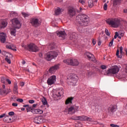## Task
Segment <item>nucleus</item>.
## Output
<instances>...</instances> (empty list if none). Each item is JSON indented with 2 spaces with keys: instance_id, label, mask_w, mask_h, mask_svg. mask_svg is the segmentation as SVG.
I'll return each instance as SVG.
<instances>
[{
  "instance_id": "23",
  "label": "nucleus",
  "mask_w": 127,
  "mask_h": 127,
  "mask_svg": "<svg viewBox=\"0 0 127 127\" xmlns=\"http://www.w3.org/2000/svg\"><path fill=\"white\" fill-rule=\"evenodd\" d=\"M7 25V22L5 21H3L1 22V24H0V28L2 29V28H4V27H6Z\"/></svg>"
},
{
  "instance_id": "13",
  "label": "nucleus",
  "mask_w": 127,
  "mask_h": 127,
  "mask_svg": "<svg viewBox=\"0 0 127 127\" xmlns=\"http://www.w3.org/2000/svg\"><path fill=\"white\" fill-rule=\"evenodd\" d=\"M56 33L57 36H59V37H62L61 39L64 40L65 39L66 36H67L65 31H57Z\"/></svg>"
},
{
  "instance_id": "63",
  "label": "nucleus",
  "mask_w": 127,
  "mask_h": 127,
  "mask_svg": "<svg viewBox=\"0 0 127 127\" xmlns=\"http://www.w3.org/2000/svg\"><path fill=\"white\" fill-rule=\"evenodd\" d=\"M92 43H93V45H95V44H96V41H94V40H92Z\"/></svg>"
},
{
  "instance_id": "37",
  "label": "nucleus",
  "mask_w": 127,
  "mask_h": 127,
  "mask_svg": "<svg viewBox=\"0 0 127 127\" xmlns=\"http://www.w3.org/2000/svg\"><path fill=\"white\" fill-rule=\"evenodd\" d=\"M100 69H102V70H105L107 68V65H101L100 66Z\"/></svg>"
},
{
  "instance_id": "42",
  "label": "nucleus",
  "mask_w": 127,
  "mask_h": 127,
  "mask_svg": "<svg viewBox=\"0 0 127 127\" xmlns=\"http://www.w3.org/2000/svg\"><path fill=\"white\" fill-rule=\"evenodd\" d=\"M4 80H5V78H4L3 77H1V83H3V84H5V82H4Z\"/></svg>"
},
{
  "instance_id": "36",
  "label": "nucleus",
  "mask_w": 127,
  "mask_h": 127,
  "mask_svg": "<svg viewBox=\"0 0 127 127\" xmlns=\"http://www.w3.org/2000/svg\"><path fill=\"white\" fill-rule=\"evenodd\" d=\"M114 38L112 39V40L111 41V42L109 43V47H112V46H113V44H114Z\"/></svg>"
},
{
  "instance_id": "29",
  "label": "nucleus",
  "mask_w": 127,
  "mask_h": 127,
  "mask_svg": "<svg viewBox=\"0 0 127 127\" xmlns=\"http://www.w3.org/2000/svg\"><path fill=\"white\" fill-rule=\"evenodd\" d=\"M60 12H61V9H60V8H58L55 11L56 15H59V14H60Z\"/></svg>"
},
{
  "instance_id": "31",
  "label": "nucleus",
  "mask_w": 127,
  "mask_h": 127,
  "mask_svg": "<svg viewBox=\"0 0 127 127\" xmlns=\"http://www.w3.org/2000/svg\"><path fill=\"white\" fill-rule=\"evenodd\" d=\"M6 48L7 49H10V50H12L13 51H16V49H13L12 48L11 45H6Z\"/></svg>"
},
{
  "instance_id": "34",
  "label": "nucleus",
  "mask_w": 127,
  "mask_h": 127,
  "mask_svg": "<svg viewBox=\"0 0 127 127\" xmlns=\"http://www.w3.org/2000/svg\"><path fill=\"white\" fill-rule=\"evenodd\" d=\"M27 112L28 113V112H31L33 110V108H32L31 107H30L29 105L28 107L26 108Z\"/></svg>"
},
{
  "instance_id": "8",
  "label": "nucleus",
  "mask_w": 127,
  "mask_h": 127,
  "mask_svg": "<svg viewBox=\"0 0 127 127\" xmlns=\"http://www.w3.org/2000/svg\"><path fill=\"white\" fill-rule=\"evenodd\" d=\"M27 50L30 52H38V51H39V48L35 44L31 43L28 44Z\"/></svg>"
},
{
  "instance_id": "60",
  "label": "nucleus",
  "mask_w": 127,
  "mask_h": 127,
  "mask_svg": "<svg viewBox=\"0 0 127 127\" xmlns=\"http://www.w3.org/2000/svg\"><path fill=\"white\" fill-rule=\"evenodd\" d=\"M23 107L24 108H26V109H27L28 107H29V105H23Z\"/></svg>"
},
{
  "instance_id": "56",
  "label": "nucleus",
  "mask_w": 127,
  "mask_h": 127,
  "mask_svg": "<svg viewBox=\"0 0 127 127\" xmlns=\"http://www.w3.org/2000/svg\"><path fill=\"white\" fill-rule=\"evenodd\" d=\"M20 86H21V87H23V86H24V82H20Z\"/></svg>"
},
{
  "instance_id": "62",
  "label": "nucleus",
  "mask_w": 127,
  "mask_h": 127,
  "mask_svg": "<svg viewBox=\"0 0 127 127\" xmlns=\"http://www.w3.org/2000/svg\"><path fill=\"white\" fill-rule=\"evenodd\" d=\"M11 14H13L12 16H13V14L15 15L16 14V13L14 12H11Z\"/></svg>"
},
{
  "instance_id": "22",
  "label": "nucleus",
  "mask_w": 127,
  "mask_h": 127,
  "mask_svg": "<svg viewBox=\"0 0 127 127\" xmlns=\"http://www.w3.org/2000/svg\"><path fill=\"white\" fill-rule=\"evenodd\" d=\"M73 99L74 97H68L65 101V105H68V104H72V101H73Z\"/></svg>"
},
{
  "instance_id": "14",
  "label": "nucleus",
  "mask_w": 127,
  "mask_h": 127,
  "mask_svg": "<svg viewBox=\"0 0 127 127\" xmlns=\"http://www.w3.org/2000/svg\"><path fill=\"white\" fill-rule=\"evenodd\" d=\"M118 110V107L116 105H111L108 108V113H114Z\"/></svg>"
},
{
  "instance_id": "26",
  "label": "nucleus",
  "mask_w": 127,
  "mask_h": 127,
  "mask_svg": "<svg viewBox=\"0 0 127 127\" xmlns=\"http://www.w3.org/2000/svg\"><path fill=\"white\" fill-rule=\"evenodd\" d=\"M88 4L89 7L92 8L94 6V1L93 0H88Z\"/></svg>"
},
{
  "instance_id": "59",
  "label": "nucleus",
  "mask_w": 127,
  "mask_h": 127,
  "mask_svg": "<svg viewBox=\"0 0 127 127\" xmlns=\"http://www.w3.org/2000/svg\"><path fill=\"white\" fill-rule=\"evenodd\" d=\"M118 58H120V59H122V57H123V56L122 55H120V56L118 55L117 56Z\"/></svg>"
},
{
  "instance_id": "6",
  "label": "nucleus",
  "mask_w": 127,
  "mask_h": 127,
  "mask_svg": "<svg viewBox=\"0 0 127 127\" xmlns=\"http://www.w3.org/2000/svg\"><path fill=\"white\" fill-rule=\"evenodd\" d=\"M64 63H65L67 65H70V66H78L80 63L78 61V60L72 59H67L63 61Z\"/></svg>"
},
{
  "instance_id": "30",
  "label": "nucleus",
  "mask_w": 127,
  "mask_h": 127,
  "mask_svg": "<svg viewBox=\"0 0 127 127\" xmlns=\"http://www.w3.org/2000/svg\"><path fill=\"white\" fill-rule=\"evenodd\" d=\"M71 119L75 121H78L79 120L80 121L81 116H73Z\"/></svg>"
},
{
  "instance_id": "38",
  "label": "nucleus",
  "mask_w": 127,
  "mask_h": 127,
  "mask_svg": "<svg viewBox=\"0 0 127 127\" xmlns=\"http://www.w3.org/2000/svg\"><path fill=\"white\" fill-rule=\"evenodd\" d=\"M8 93H9V91H7V90H6L3 89V95L6 96V95H7V94H8Z\"/></svg>"
},
{
  "instance_id": "64",
  "label": "nucleus",
  "mask_w": 127,
  "mask_h": 127,
  "mask_svg": "<svg viewBox=\"0 0 127 127\" xmlns=\"http://www.w3.org/2000/svg\"><path fill=\"white\" fill-rule=\"evenodd\" d=\"M120 51H123V47H120Z\"/></svg>"
},
{
  "instance_id": "61",
  "label": "nucleus",
  "mask_w": 127,
  "mask_h": 127,
  "mask_svg": "<svg viewBox=\"0 0 127 127\" xmlns=\"http://www.w3.org/2000/svg\"><path fill=\"white\" fill-rule=\"evenodd\" d=\"M82 7H80L79 8V10L77 11V12H81V11H82Z\"/></svg>"
},
{
  "instance_id": "52",
  "label": "nucleus",
  "mask_w": 127,
  "mask_h": 127,
  "mask_svg": "<svg viewBox=\"0 0 127 127\" xmlns=\"http://www.w3.org/2000/svg\"><path fill=\"white\" fill-rule=\"evenodd\" d=\"M29 104H33V103H34V100H30L29 101Z\"/></svg>"
},
{
  "instance_id": "28",
  "label": "nucleus",
  "mask_w": 127,
  "mask_h": 127,
  "mask_svg": "<svg viewBox=\"0 0 127 127\" xmlns=\"http://www.w3.org/2000/svg\"><path fill=\"white\" fill-rule=\"evenodd\" d=\"M3 122H4V123H7V124H9V116H5L3 119Z\"/></svg>"
},
{
  "instance_id": "33",
  "label": "nucleus",
  "mask_w": 127,
  "mask_h": 127,
  "mask_svg": "<svg viewBox=\"0 0 127 127\" xmlns=\"http://www.w3.org/2000/svg\"><path fill=\"white\" fill-rule=\"evenodd\" d=\"M42 102L43 103V105H47V100H46V98H44L42 99Z\"/></svg>"
},
{
  "instance_id": "41",
  "label": "nucleus",
  "mask_w": 127,
  "mask_h": 127,
  "mask_svg": "<svg viewBox=\"0 0 127 127\" xmlns=\"http://www.w3.org/2000/svg\"><path fill=\"white\" fill-rule=\"evenodd\" d=\"M22 47H23V48H24L25 50H27L28 45H26L22 44Z\"/></svg>"
},
{
  "instance_id": "45",
  "label": "nucleus",
  "mask_w": 127,
  "mask_h": 127,
  "mask_svg": "<svg viewBox=\"0 0 127 127\" xmlns=\"http://www.w3.org/2000/svg\"><path fill=\"white\" fill-rule=\"evenodd\" d=\"M16 101H17V102H19L20 103H22V102H23V99L19 98V99H17L16 100Z\"/></svg>"
},
{
  "instance_id": "39",
  "label": "nucleus",
  "mask_w": 127,
  "mask_h": 127,
  "mask_svg": "<svg viewBox=\"0 0 127 127\" xmlns=\"http://www.w3.org/2000/svg\"><path fill=\"white\" fill-rule=\"evenodd\" d=\"M103 8L104 9V10H107V9H108V4L105 3L103 6Z\"/></svg>"
},
{
  "instance_id": "3",
  "label": "nucleus",
  "mask_w": 127,
  "mask_h": 127,
  "mask_svg": "<svg viewBox=\"0 0 127 127\" xmlns=\"http://www.w3.org/2000/svg\"><path fill=\"white\" fill-rule=\"evenodd\" d=\"M78 80H79V78L77 74H72L69 76L68 78H67V84L69 86H76Z\"/></svg>"
},
{
  "instance_id": "44",
  "label": "nucleus",
  "mask_w": 127,
  "mask_h": 127,
  "mask_svg": "<svg viewBox=\"0 0 127 127\" xmlns=\"http://www.w3.org/2000/svg\"><path fill=\"white\" fill-rule=\"evenodd\" d=\"M110 127H120V126L115 125V124H110Z\"/></svg>"
},
{
  "instance_id": "17",
  "label": "nucleus",
  "mask_w": 127,
  "mask_h": 127,
  "mask_svg": "<svg viewBox=\"0 0 127 127\" xmlns=\"http://www.w3.org/2000/svg\"><path fill=\"white\" fill-rule=\"evenodd\" d=\"M80 121H87L88 122H92V119L87 116H80Z\"/></svg>"
},
{
  "instance_id": "25",
  "label": "nucleus",
  "mask_w": 127,
  "mask_h": 127,
  "mask_svg": "<svg viewBox=\"0 0 127 127\" xmlns=\"http://www.w3.org/2000/svg\"><path fill=\"white\" fill-rule=\"evenodd\" d=\"M48 48H50L51 50H53V49L56 48V45L55 43H52L49 44Z\"/></svg>"
},
{
  "instance_id": "48",
  "label": "nucleus",
  "mask_w": 127,
  "mask_h": 127,
  "mask_svg": "<svg viewBox=\"0 0 127 127\" xmlns=\"http://www.w3.org/2000/svg\"><path fill=\"white\" fill-rule=\"evenodd\" d=\"M8 115L9 116H14V112H10L8 113Z\"/></svg>"
},
{
  "instance_id": "10",
  "label": "nucleus",
  "mask_w": 127,
  "mask_h": 127,
  "mask_svg": "<svg viewBox=\"0 0 127 127\" xmlns=\"http://www.w3.org/2000/svg\"><path fill=\"white\" fill-rule=\"evenodd\" d=\"M77 10L74 7H68L67 8V14L70 17H73L76 14Z\"/></svg>"
},
{
  "instance_id": "54",
  "label": "nucleus",
  "mask_w": 127,
  "mask_h": 127,
  "mask_svg": "<svg viewBox=\"0 0 127 127\" xmlns=\"http://www.w3.org/2000/svg\"><path fill=\"white\" fill-rule=\"evenodd\" d=\"M39 57H40V58H42V57H43V55L42 54V53H39Z\"/></svg>"
},
{
  "instance_id": "27",
  "label": "nucleus",
  "mask_w": 127,
  "mask_h": 127,
  "mask_svg": "<svg viewBox=\"0 0 127 127\" xmlns=\"http://www.w3.org/2000/svg\"><path fill=\"white\" fill-rule=\"evenodd\" d=\"M122 1V0H113L114 6H117L118 4H120Z\"/></svg>"
},
{
  "instance_id": "58",
  "label": "nucleus",
  "mask_w": 127,
  "mask_h": 127,
  "mask_svg": "<svg viewBox=\"0 0 127 127\" xmlns=\"http://www.w3.org/2000/svg\"><path fill=\"white\" fill-rule=\"evenodd\" d=\"M78 109H79V107L76 106V107L75 108H74V111L76 110V112H78V111H79V110H78Z\"/></svg>"
},
{
  "instance_id": "4",
  "label": "nucleus",
  "mask_w": 127,
  "mask_h": 127,
  "mask_svg": "<svg viewBox=\"0 0 127 127\" xmlns=\"http://www.w3.org/2000/svg\"><path fill=\"white\" fill-rule=\"evenodd\" d=\"M58 56V53L55 51H50L46 53L44 56V59L47 61H51L55 59Z\"/></svg>"
},
{
  "instance_id": "5",
  "label": "nucleus",
  "mask_w": 127,
  "mask_h": 127,
  "mask_svg": "<svg viewBox=\"0 0 127 127\" xmlns=\"http://www.w3.org/2000/svg\"><path fill=\"white\" fill-rule=\"evenodd\" d=\"M120 72V67L117 65H115L111 68H109L105 73H104V75H115L118 74Z\"/></svg>"
},
{
  "instance_id": "57",
  "label": "nucleus",
  "mask_w": 127,
  "mask_h": 127,
  "mask_svg": "<svg viewBox=\"0 0 127 127\" xmlns=\"http://www.w3.org/2000/svg\"><path fill=\"white\" fill-rule=\"evenodd\" d=\"M9 123H12V122H13V120H12L11 119V118H9Z\"/></svg>"
},
{
  "instance_id": "21",
  "label": "nucleus",
  "mask_w": 127,
  "mask_h": 127,
  "mask_svg": "<svg viewBox=\"0 0 127 127\" xmlns=\"http://www.w3.org/2000/svg\"><path fill=\"white\" fill-rule=\"evenodd\" d=\"M85 55H86V56H87V57L90 60L94 59V55L89 52H86L85 53Z\"/></svg>"
},
{
  "instance_id": "18",
  "label": "nucleus",
  "mask_w": 127,
  "mask_h": 127,
  "mask_svg": "<svg viewBox=\"0 0 127 127\" xmlns=\"http://www.w3.org/2000/svg\"><path fill=\"white\" fill-rule=\"evenodd\" d=\"M18 87L17 86V83L16 82H14V87L13 89V92L14 94H18Z\"/></svg>"
},
{
  "instance_id": "35",
  "label": "nucleus",
  "mask_w": 127,
  "mask_h": 127,
  "mask_svg": "<svg viewBox=\"0 0 127 127\" xmlns=\"http://www.w3.org/2000/svg\"><path fill=\"white\" fill-rule=\"evenodd\" d=\"M22 15L24 17H28V16H29V14L23 12H22Z\"/></svg>"
},
{
  "instance_id": "53",
  "label": "nucleus",
  "mask_w": 127,
  "mask_h": 127,
  "mask_svg": "<svg viewBox=\"0 0 127 127\" xmlns=\"http://www.w3.org/2000/svg\"><path fill=\"white\" fill-rule=\"evenodd\" d=\"M12 106H13V107H17L18 104H17V103H13L12 104Z\"/></svg>"
},
{
  "instance_id": "9",
  "label": "nucleus",
  "mask_w": 127,
  "mask_h": 127,
  "mask_svg": "<svg viewBox=\"0 0 127 127\" xmlns=\"http://www.w3.org/2000/svg\"><path fill=\"white\" fill-rule=\"evenodd\" d=\"M30 23L34 27H38L41 25V21L36 18H31L30 19Z\"/></svg>"
},
{
  "instance_id": "1",
  "label": "nucleus",
  "mask_w": 127,
  "mask_h": 127,
  "mask_svg": "<svg viewBox=\"0 0 127 127\" xmlns=\"http://www.w3.org/2000/svg\"><path fill=\"white\" fill-rule=\"evenodd\" d=\"M76 19L79 24H82L84 26H87L90 23V17L85 14H79L76 16Z\"/></svg>"
},
{
  "instance_id": "24",
  "label": "nucleus",
  "mask_w": 127,
  "mask_h": 127,
  "mask_svg": "<svg viewBox=\"0 0 127 127\" xmlns=\"http://www.w3.org/2000/svg\"><path fill=\"white\" fill-rule=\"evenodd\" d=\"M34 114H38L39 115H41L43 113V111L40 109H34L33 110Z\"/></svg>"
},
{
  "instance_id": "11",
  "label": "nucleus",
  "mask_w": 127,
  "mask_h": 127,
  "mask_svg": "<svg viewBox=\"0 0 127 127\" xmlns=\"http://www.w3.org/2000/svg\"><path fill=\"white\" fill-rule=\"evenodd\" d=\"M56 82V76L52 75V76L50 77L47 80V84L49 86H51V85H53L54 83Z\"/></svg>"
},
{
  "instance_id": "16",
  "label": "nucleus",
  "mask_w": 127,
  "mask_h": 127,
  "mask_svg": "<svg viewBox=\"0 0 127 127\" xmlns=\"http://www.w3.org/2000/svg\"><path fill=\"white\" fill-rule=\"evenodd\" d=\"M58 69H59V64H55L50 68L49 69V72H50V73H52L53 71L58 70Z\"/></svg>"
},
{
  "instance_id": "32",
  "label": "nucleus",
  "mask_w": 127,
  "mask_h": 127,
  "mask_svg": "<svg viewBox=\"0 0 127 127\" xmlns=\"http://www.w3.org/2000/svg\"><path fill=\"white\" fill-rule=\"evenodd\" d=\"M63 94H64V92L63 90H62L61 91H59L58 92L57 96V97H62V96H63Z\"/></svg>"
},
{
  "instance_id": "7",
  "label": "nucleus",
  "mask_w": 127,
  "mask_h": 127,
  "mask_svg": "<svg viewBox=\"0 0 127 127\" xmlns=\"http://www.w3.org/2000/svg\"><path fill=\"white\" fill-rule=\"evenodd\" d=\"M107 23L109 25H112L114 28H118L119 26L122 25V23H121V20L119 19H117V20H115V21L113 20H111L110 21H106Z\"/></svg>"
},
{
  "instance_id": "47",
  "label": "nucleus",
  "mask_w": 127,
  "mask_h": 127,
  "mask_svg": "<svg viewBox=\"0 0 127 127\" xmlns=\"http://www.w3.org/2000/svg\"><path fill=\"white\" fill-rule=\"evenodd\" d=\"M0 95H3V89L2 88L0 89Z\"/></svg>"
},
{
  "instance_id": "12",
  "label": "nucleus",
  "mask_w": 127,
  "mask_h": 127,
  "mask_svg": "<svg viewBox=\"0 0 127 127\" xmlns=\"http://www.w3.org/2000/svg\"><path fill=\"white\" fill-rule=\"evenodd\" d=\"M34 122L37 124V125H40V124H42V123H44L43 117L42 116L36 117L34 119Z\"/></svg>"
},
{
  "instance_id": "2",
  "label": "nucleus",
  "mask_w": 127,
  "mask_h": 127,
  "mask_svg": "<svg viewBox=\"0 0 127 127\" xmlns=\"http://www.w3.org/2000/svg\"><path fill=\"white\" fill-rule=\"evenodd\" d=\"M11 21L14 28L10 29V34L13 36H16V29H19L21 27V24L17 18L12 19Z\"/></svg>"
},
{
  "instance_id": "51",
  "label": "nucleus",
  "mask_w": 127,
  "mask_h": 127,
  "mask_svg": "<svg viewBox=\"0 0 127 127\" xmlns=\"http://www.w3.org/2000/svg\"><path fill=\"white\" fill-rule=\"evenodd\" d=\"M79 2H80L82 4H84L85 3V1L83 0H79Z\"/></svg>"
},
{
  "instance_id": "49",
  "label": "nucleus",
  "mask_w": 127,
  "mask_h": 127,
  "mask_svg": "<svg viewBox=\"0 0 127 127\" xmlns=\"http://www.w3.org/2000/svg\"><path fill=\"white\" fill-rule=\"evenodd\" d=\"M98 39H99L98 46H100L102 44V41L100 40V38H98Z\"/></svg>"
},
{
  "instance_id": "20",
  "label": "nucleus",
  "mask_w": 127,
  "mask_h": 127,
  "mask_svg": "<svg viewBox=\"0 0 127 127\" xmlns=\"http://www.w3.org/2000/svg\"><path fill=\"white\" fill-rule=\"evenodd\" d=\"M75 109L74 108V107L71 106L69 108H68V114H71V115H73V114H75Z\"/></svg>"
},
{
  "instance_id": "55",
  "label": "nucleus",
  "mask_w": 127,
  "mask_h": 127,
  "mask_svg": "<svg viewBox=\"0 0 127 127\" xmlns=\"http://www.w3.org/2000/svg\"><path fill=\"white\" fill-rule=\"evenodd\" d=\"M3 117H5V114H3L2 115H0V119H2Z\"/></svg>"
},
{
  "instance_id": "40",
  "label": "nucleus",
  "mask_w": 127,
  "mask_h": 127,
  "mask_svg": "<svg viewBox=\"0 0 127 127\" xmlns=\"http://www.w3.org/2000/svg\"><path fill=\"white\" fill-rule=\"evenodd\" d=\"M105 33L106 35H108V36H110V32H109V30L107 29H105Z\"/></svg>"
},
{
  "instance_id": "50",
  "label": "nucleus",
  "mask_w": 127,
  "mask_h": 127,
  "mask_svg": "<svg viewBox=\"0 0 127 127\" xmlns=\"http://www.w3.org/2000/svg\"><path fill=\"white\" fill-rule=\"evenodd\" d=\"M119 54H120V50L118 49L116 52V56H119Z\"/></svg>"
},
{
  "instance_id": "46",
  "label": "nucleus",
  "mask_w": 127,
  "mask_h": 127,
  "mask_svg": "<svg viewBox=\"0 0 127 127\" xmlns=\"http://www.w3.org/2000/svg\"><path fill=\"white\" fill-rule=\"evenodd\" d=\"M6 81L8 83V84H9V85H10V84H11V81L9 80V79H6Z\"/></svg>"
},
{
  "instance_id": "15",
  "label": "nucleus",
  "mask_w": 127,
  "mask_h": 127,
  "mask_svg": "<svg viewBox=\"0 0 127 127\" xmlns=\"http://www.w3.org/2000/svg\"><path fill=\"white\" fill-rule=\"evenodd\" d=\"M6 34L3 32L0 33V41L1 43H5L6 41Z\"/></svg>"
},
{
  "instance_id": "43",
  "label": "nucleus",
  "mask_w": 127,
  "mask_h": 127,
  "mask_svg": "<svg viewBox=\"0 0 127 127\" xmlns=\"http://www.w3.org/2000/svg\"><path fill=\"white\" fill-rule=\"evenodd\" d=\"M119 36V33L118 32H115V35L114 36V39H117V38Z\"/></svg>"
},
{
  "instance_id": "19",
  "label": "nucleus",
  "mask_w": 127,
  "mask_h": 127,
  "mask_svg": "<svg viewBox=\"0 0 127 127\" xmlns=\"http://www.w3.org/2000/svg\"><path fill=\"white\" fill-rule=\"evenodd\" d=\"M13 56L11 55V54H9V57L6 56V58H5V61H6L7 63L8 64H11V61H10V59L9 58H12Z\"/></svg>"
}]
</instances>
